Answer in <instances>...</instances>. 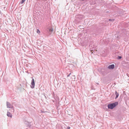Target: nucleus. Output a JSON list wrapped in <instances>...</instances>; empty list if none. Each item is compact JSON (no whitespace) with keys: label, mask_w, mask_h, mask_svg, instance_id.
<instances>
[{"label":"nucleus","mask_w":129,"mask_h":129,"mask_svg":"<svg viewBox=\"0 0 129 129\" xmlns=\"http://www.w3.org/2000/svg\"><path fill=\"white\" fill-rule=\"evenodd\" d=\"M96 84H98V85H99V84L98 83H97Z\"/></svg>","instance_id":"nucleus-17"},{"label":"nucleus","mask_w":129,"mask_h":129,"mask_svg":"<svg viewBox=\"0 0 129 129\" xmlns=\"http://www.w3.org/2000/svg\"><path fill=\"white\" fill-rule=\"evenodd\" d=\"M115 94L116 95V97H115V99H117L119 96V93L117 92V91H115Z\"/></svg>","instance_id":"nucleus-7"},{"label":"nucleus","mask_w":129,"mask_h":129,"mask_svg":"<svg viewBox=\"0 0 129 129\" xmlns=\"http://www.w3.org/2000/svg\"><path fill=\"white\" fill-rule=\"evenodd\" d=\"M121 58H122V57L121 56H118V59H120Z\"/></svg>","instance_id":"nucleus-11"},{"label":"nucleus","mask_w":129,"mask_h":129,"mask_svg":"<svg viewBox=\"0 0 129 129\" xmlns=\"http://www.w3.org/2000/svg\"><path fill=\"white\" fill-rule=\"evenodd\" d=\"M77 18L79 20H81L83 18V16L82 15H78Z\"/></svg>","instance_id":"nucleus-8"},{"label":"nucleus","mask_w":129,"mask_h":129,"mask_svg":"<svg viewBox=\"0 0 129 129\" xmlns=\"http://www.w3.org/2000/svg\"><path fill=\"white\" fill-rule=\"evenodd\" d=\"M6 105L7 108L12 109L13 106L9 102L7 101L6 102Z\"/></svg>","instance_id":"nucleus-3"},{"label":"nucleus","mask_w":129,"mask_h":129,"mask_svg":"<svg viewBox=\"0 0 129 129\" xmlns=\"http://www.w3.org/2000/svg\"><path fill=\"white\" fill-rule=\"evenodd\" d=\"M118 104V103L116 102L113 103L109 104L108 106L109 109H113Z\"/></svg>","instance_id":"nucleus-1"},{"label":"nucleus","mask_w":129,"mask_h":129,"mask_svg":"<svg viewBox=\"0 0 129 129\" xmlns=\"http://www.w3.org/2000/svg\"><path fill=\"white\" fill-rule=\"evenodd\" d=\"M71 74V73H70L67 76V77H69L70 76V75Z\"/></svg>","instance_id":"nucleus-14"},{"label":"nucleus","mask_w":129,"mask_h":129,"mask_svg":"<svg viewBox=\"0 0 129 129\" xmlns=\"http://www.w3.org/2000/svg\"><path fill=\"white\" fill-rule=\"evenodd\" d=\"M24 0H22L20 2V3L21 4H23L25 1Z\"/></svg>","instance_id":"nucleus-9"},{"label":"nucleus","mask_w":129,"mask_h":129,"mask_svg":"<svg viewBox=\"0 0 129 129\" xmlns=\"http://www.w3.org/2000/svg\"><path fill=\"white\" fill-rule=\"evenodd\" d=\"M67 129H70V127L69 126H68L67 127Z\"/></svg>","instance_id":"nucleus-15"},{"label":"nucleus","mask_w":129,"mask_h":129,"mask_svg":"<svg viewBox=\"0 0 129 129\" xmlns=\"http://www.w3.org/2000/svg\"><path fill=\"white\" fill-rule=\"evenodd\" d=\"M115 66L114 64H112L110 65H109L108 68L109 69H113L114 68Z\"/></svg>","instance_id":"nucleus-5"},{"label":"nucleus","mask_w":129,"mask_h":129,"mask_svg":"<svg viewBox=\"0 0 129 129\" xmlns=\"http://www.w3.org/2000/svg\"><path fill=\"white\" fill-rule=\"evenodd\" d=\"M41 112L42 113H44L45 112H44V111H41Z\"/></svg>","instance_id":"nucleus-16"},{"label":"nucleus","mask_w":129,"mask_h":129,"mask_svg":"<svg viewBox=\"0 0 129 129\" xmlns=\"http://www.w3.org/2000/svg\"><path fill=\"white\" fill-rule=\"evenodd\" d=\"M53 31V29L52 28H49L47 30L46 34L48 36H50Z\"/></svg>","instance_id":"nucleus-2"},{"label":"nucleus","mask_w":129,"mask_h":129,"mask_svg":"<svg viewBox=\"0 0 129 129\" xmlns=\"http://www.w3.org/2000/svg\"><path fill=\"white\" fill-rule=\"evenodd\" d=\"M35 86V82H34V79L33 78L31 80V85H30V87L32 88H34Z\"/></svg>","instance_id":"nucleus-4"},{"label":"nucleus","mask_w":129,"mask_h":129,"mask_svg":"<svg viewBox=\"0 0 129 129\" xmlns=\"http://www.w3.org/2000/svg\"><path fill=\"white\" fill-rule=\"evenodd\" d=\"M37 32L38 33V34L40 33V31L38 29L37 30Z\"/></svg>","instance_id":"nucleus-12"},{"label":"nucleus","mask_w":129,"mask_h":129,"mask_svg":"<svg viewBox=\"0 0 129 129\" xmlns=\"http://www.w3.org/2000/svg\"><path fill=\"white\" fill-rule=\"evenodd\" d=\"M25 1L26 0H24Z\"/></svg>","instance_id":"nucleus-19"},{"label":"nucleus","mask_w":129,"mask_h":129,"mask_svg":"<svg viewBox=\"0 0 129 129\" xmlns=\"http://www.w3.org/2000/svg\"><path fill=\"white\" fill-rule=\"evenodd\" d=\"M82 1H84V0H82Z\"/></svg>","instance_id":"nucleus-18"},{"label":"nucleus","mask_w":129,"mask_h":129,"mask_svg":"<svg viewBox=\"0 0 129 129\" xmlns=\"http://www.w3.org/2000/svg\"><path fill=\"white\" fill-rule=\"evenodd\" d=\"M76 21H77V20H75V22L76 23H79L80 22L79 21L78 22H76Z\"/></svg>","instance_id":"nucleus-13"},{"label":"nucleus","mask_w":129,"mask_h":129,"mask_svg":"<svg viewBox=\"0 0 129 129\" xmlns=\"http://www.w3.org/2000/svg\"><path fill=\"white\" fill-rule=\"evenodd\" d=\"M114 19H110L109 20V21H114Z\"/></svg>","instance_id":"nucleus-10"},{"label":"nucleus","mask_w":129,"mask_h":129,"mask_svg":"<svg viewBox=\"0 0 129 129\" xmlns=\"http://www.w3.org/2000/svg\"><path fill=\"white\" fill-rule=\"evenodd\" d=\"M7 115L9 117H10L11 118H12V115L11 114V113L9 112H7Z\"/></svg>","instance_id":"nucleus-6"}]
</instances>
